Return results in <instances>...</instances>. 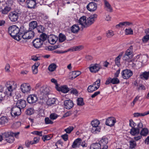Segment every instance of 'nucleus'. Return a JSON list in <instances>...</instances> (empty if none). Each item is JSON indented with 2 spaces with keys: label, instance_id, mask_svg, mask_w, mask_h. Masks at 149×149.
<instances>
[{
  "label": "nucleus",
  "instance_id": "1",
  "mask_svg": "<svg viewBox=\"0 0 149 149\" xmlns=\"http://www.w3.org/2000/svg\"><path fill=\"white\" fill-rule=\"evenodd\" d=\"M97 17V15L96 14L91 15L87 18L85 16H83L79 19V23L82 28H87L94 23Z\"/></svg>",
  "mask_w": 149,
  "mask_h": 149
},
{
  "label": "nucleus",
  "instance_id": "2",
  "mask_svg": "<svg viewBox=\"0 0 149 149\" xmlns=\"http://www.w3.org/2000/svg\"><path fill=\"white\" fill-rule=\"evenodd\" d=\"M6 89L4 92L7 97L12 96L13 90H14L17 88V84L14 81H9L7 82L6 85Z\"/></svg>",
  "mask_w": 149,
  "mask_h": 149
},
{
  "label": "nucleus",
  "instance_id": "3",
  "mask_svg": "<svg viewBox=\"0 0 149 149\" xmlns=\"http://www.w3.org/2000/svg\"><path fill=\"white\" fill-rule=\"evenodd\" d=\"M19 28L16 25H13L8 28V32L11 36L15 39L18 40L19 38L18 34Z\"/></svg>",
  "mask_w": 149,
  "mask_h": 149
},
{
  "label": "nucleus",
  "instance_id": "4",
  "mask_svg": "<svg viewBox=\"0 0 149 149\" xmlns=\"http://www.w3.org/2000/svg\"><path fill=\"white\" fill-rule=\"evenodd\" d=\"M143 127V123L141 121L137 123V125L136 127L132 128L130 130V134L134 136L140 133V130Z\"/></svg>",
  "mask_w": 149,
  "mask_h": 149
},
{
  "label": "nucleus",
  "instance_id": "5",
  "mask_svg": "<svg viewBox=\"0 0 149 149\" xmlns=\"http://www.w3.org/2000/svg\"><path fill=\"white\" fill-rule=\"evenodd\" d=\"M19 11L18 12L14 11L10 12L9 15V18L10 21L13 22H15L18 20L19 16H20L21 13Z\"/></svg>",
  "mask_w": 149,
  "mask_h": 149
},
{
  "label": "nucleus",
  "instance_id": "6",
  "mask_svg": "<svg viewBox=\"0 0 149 149\" xmlns=\"http://www.w3.org/2000/svg\"><path fill=\"white\" fill-rule=\"evenodd\" d=\"M34 34L35 33L33 31L29 30V31H26L23 35L19 36V38L18 39V41L21 40L22 38L24 39H29L32 38L34 36Z\"/></svg>",
  "mask_w": 149,
  "mask_h": 149
},
{
  "label": "nucleus",
  "instance_id": "7",
  "mask_svg": "<svg viewBox=\"0 0 149 149\" xmlns=\"http://www.w3.org/2000/svg\"><path fill=\"white\" fill-rule=\"evenodd\" d=\"M11 114L12 116L15 117L20 115L21 114V109L16 105L12 108L11 109Z\"/></svg>",
  "mask_w": 149,
  "mask_h": 149
},
{
  "label": "nucleus",
  "instance_id": "8",
  "mask_svg": "<svg viewBox=\"0 0 149 149\" xmlns=\"http://www.w3.org/2000/svg\"><path fill=\"white\" fill-rule=\"evenodd\" d=\"M31 88L30 85L28 83H24L22 84L21 86V90L24 93H30Z\"/></svg>",
  "mask_w": 149,
  "mask_h": 149
},
{
  "label": "nucleus",
  "instance_id": "9",
  "mask_svg": "<svg viewBox=\"0 0 149 149\" xmlns=\"http://www.w3.org/2000/svg\"><path fill=\"white\" fill-rule=\"evenodd\" d=\"M108 142L107 138L105 136L103 137L99 141V143L101 147V149H107L108 146L107 144Z\"/></svg>",
  "mask_w": 149,
  "mask_h": 149
},
{
  "label": "nucleus",
  "instance_id": "10",
  "mask_svg": "<svg viewBox=\"0 0 149 149\" xmlns=\"http://www.w3.org/2000/svg\"><path fill=\"white\" fill-rule=\"evenodd\" d=\"M121 74L122 77L124 79H127L132 75L133 73L132 71L130 70L125 69L122 72Z\"/></svg>",
  "mask_w": 149,
  "mask_h": 149
},
{
  "label": "nucleus",
  "instance_id": "11",
  "mask_svg": "<svg viewBox=\"0 0 149 149\" xmlns=\"http://www.w3.org/2000/svg\"><path fill=\"white\" fill-rule=\"evenodd\" d=\"M120 82L119 79L117 77H115L113 78H111L109 77L106 80L105 84L106 85L109 84L110 83H111L113 84H118Z\"/></svg>",
  "mask_w": 149,
  "mask_h": 149
},
{
  "label": "nucleus",
  "instance_id": "12",
  "mask_svg": "<svg viewBox=\"0 0 149 149\" xmlns=\"http://www.w3.org/2000/svg\"><path fill=\"white\" fill-rule=\"evenodd\" d=\"M97 8V4L94 2L90 3L86 6V8L88 10L91 12L95 11Z\"/></svg>",
  "mask_w": 149,
  "mask_h": 149
},
{
  "label": "nucleus",
  "instance_id": "13",
  "mask_svg": "<svg viewBox=\"0 0 149 149\" xmlns=\"http://www.w3.org/2000/svg\"><path fill=\"white\" fill-rule=\"evenodd\" d=\"M116 122V119L113 117H111L107 118L105 124L110 127H112L114 125Z\"/></svg>",
  "mask_w": 149,
  "mask_h": 149
},
{
  "label": "nucleus",
  "instance_id": "14",
  "mask_svg": "<svg viewBox=\"0 0 149 149\" xmlns=\"http://www.w3.org/2000/svg\"><path fill=\"white\" fill-rule=\"evenodd\" d=\"M37 97L35 95H31L27 98L28 102L32 104L35 103L37 101Z\"/></svg>",
  "mask_w": 149,
  "mask_h": 149
},
{
  "label": "nucleus",
  "instance_id": "15",
  "mask_svg": "<svg viewBox=\"0 0 149 149\" xmlns=\"http://www.w3.org/2000/svg\"><path fill=\"white\" fill-rule=\"evenodd\" d=\"M43 44L42 41L38 38L35 39L33 42V46L36 48H38L40 47Z\"/></svg>",
  "mask_w": 149,
  "mask_h": 149
},
{
  "label": "nucleus",
  "instance_id": "16",
  "mask_svg": "<svg viewBox=\"0 0 149 149\" xmlns=\"http://www.w3.org/2000/svg\"><path fill=\"white\" fill-rule=\"evenodd\" d=\"M39 91L41 94L43 95H46L49 94V88L46 86H43L41 87L39 89Z\"/></svg>",
  "mask_w": 149,
  "mask_h": 149
},
{
  "label": "nucleus",
  "instance_id": "17",
  "mask_svg": "<svg viewBox=\"0 0 149 149\" xmlns=\"http://www.w3.org/2000/svg\"><path fill=\"white\" fill-rule=\"evenodd\" d=\"M64 104L65 108L68 109H70L74 106L73 101L70 100L65 101Z\"/></svg>",
  "mask_w": 149,
  "mask_h": 149
},
{
  "label": "nucleus",
  "instance_id": "18",
  "mask_svg": "<svg viewBox=\"0 0 149 149\" xmlns=\"http://www.w3.org/2000/svg\"><path fill=\"white\" fill-rule=\"evenodd\" d=\"M3 135L6 138L5 140L7 142L9 143H12L13 142L14 140V137L10 135L8 132L3 133Z\"/></svg>",
  "mask_w": 149,
  "mask_h": 149
},
{
  "label": "nucleus",
  "instance_id": "19",
  "mask_svg": "<svg viewBox=\"0 0 149 149\" xmlns=\"http://www.w3.org/2000/svg\"><path fill=\"white\" fill-rule=\"evenodd\" d=\"M100 69V65L99 64L96 63L92 65L90 67V71L92 72L96 73L98 72Z\"/></svg>",
  "mask_w": 149,
  "mask_h": 149
},
{
  "label": "nucleus",
  "instance_id": "20",
  "mask_svg": "<svg viewBox=\"0 0 149 149\" xmlns=\"http://www.w3.org/2000/svg\"><path fill=\"white\" fill-rule=\"evenodd\" d=\"M16 105L21 109L24 108L26 105V101L20 99L18 100L17 102Z\"/></svg>",
  "mask_w": 149,
  "mask_h": 149
},
{
  "label": "nucleus",
  "instance_id": "21",
  "mask_svg": "<svg viewBox=\"0 0 149 149\" xmlns=\"http://www.w3.org/2000/svg\"><path fill=\"white\" fill-rule=\"evenodd\" d=\"M81 139L80 138H78L75 139L73 142L71 147L73 148L79 147L81 142Z\"/></svg>",
  "mask_w": 149,
  "mask_h": 149
},
{
  "label": "nucleus",
  "instance_id": "22",
  "mask_svg": "<svg viewBox=\"0 0 149 149\" xmlns=\"http://www.w3.org/2000/svg\"><path fill=\"white\" fill-rule=\"evenodd\" d=\"M81 74V72L79 71H73L70 73L69 78L71 80H73L79 76Z\"/></svg>",
  "mask_w": 149,
  "mask_h": 149
},
{
  "label": "nucleus",
  "instance_id": "23",
  "mask_svg": "<svg viewBox=\"0 0 149 149\" xmlns=\"http://www.w3.org/2000/svg\"><path fill=\"white\" fill-rule=\"evenodd\" d=\"M26 3L27 4L28 7L30 8H34L36 4L35 0H27Z\"/></svg>",
  "mask_w": 149,
  "mask_h": 149
},
{
  "label": "nucleus",
  "instance_id": "24",
  "mask_svg": "<svg viewBox=\"0 0 149 149\" xmlns=\"http://www.w3.org/2000/svg\"><path fill=\"white\" fill-rule=\"evenodd\" d=\"M29 30L32 31L33 30L37 28V23L36 21H32L29 23Z\"/></svg>",
  "mask_w": 149,
  "mask_h": 149
},
{
  "label": "nucleus",
  "instance_id": "25",
  "mask_svg": "<svg viewBox=\"0 0 149 149\" xmlns=\"http://www.w3.org/2000/svg\"><path fill=\"white\" fill-rule=\"evenodd\" d=\"M71 32L74 33H76L78 32L79 30V27L78 24H75L72 25L71 27Z\"/></svg>",
  "mask_w": 149,
  "mask_h": 149
},
{
  "label": "nucleus",
  "instance_id": "26",
  "mask_svg": "<svg viewBox=\"0 0 149 149\" xmlns=\"http://www.w3.org/2000/svg\"><path fill=\"white\" fill-rule=\"evenodd\" d=\"M105 7L107 11L110 12H112L113 11V8L109 3L106 0H104Z\"/></svg>",
  "mask_w": 149,
  "mask_h": 149
},
{
  "label": "nucleus",
  "instance_id": "27",
  "mask_svg": "<svg viewBox=\"0 0 149 149\" xmlns=\"http://www.w3.org/2000/svg\"><path fill=\"white\" fill-rule=\"evenodd\" d=\"M123 54V52H120L119 55L115 59V63L118 66H119L120 65V59Z\"/></svg>",
  "mask_w": 149,
  "mask_h": 149
},
{
  "label": "nucleus",
  "instance_id": "28",
  "mask_svg": "<svg viewBox=\"0 0 149 149\" xmlns=\"http://www.w3.org/2000/svg\"><path fill=\"white\" fill-rule=\"evenodd\" d=\"M141 130V131L140 133V134L141 136H146L148 134L149 131L147 128H142Z\"/></svg>",
  "mask_w": 149,
  "mask_h": 149
},
{
  "label": "nucleus",
  "instance_id": "29",
  "mask_svg": "<svg viewBox=\"0 0 149 149\" xmlns=\"http://www.w3.org/2000/svg\"><path fill=\"white\" fill-rule=\"evenodd\" d=\"M125 54L133 57V46L132 45L130 46L125 52Z\"/></svg>",
  "mask_w": 149,
  "mask_h": 149
},
{
  "label": "nucleus",
  "instance_id": "30",
  "mask_svg": "<svg viewBox=\"0 0 149 149\" xmlns=\"http://www.w3.org/2000/svg\"><path fill=\"white\" fill-rule=\"evenodd\" d=\"M90 149H101V147L100 144L96 143L92 144L90 146Z\"/></svg>",
  "mask_w": 149,
  "mask_h": 149
},
{
  "label": "nucleus",
  "instance_id": "31",
  "mask_svg": "<svg viewBox=\"0 0 149 149\" xmlns=\"http://www.w3.org/2000/svg\"><path fill=\"white\" fill-rule=\"evenodd\" d=\"M56 101V100L55 98H49L47 102V105L51 106L52 104H55V102Z\"/></svg>",
  "mask_w": 149,
  "mask_h": 149
},
{
  "label": "nucleus",
  "instance_id": "32",
  "mask_svg": "<svg viewBox=\"0 0 149 149\" xmlns=\"http://www.w3.org/2000/svg\"><path fill=\"white\" fill-rule=\"evenodd\" d=\"M140 77L141 79H143L146 80H147L149 77V72H145L141 74Z\"/></svg>",
  "mask_w": 149,
  "mask_h": 149
},
{
  "label": "nucleus",
  "instance_id": "33",
  "mask_svg": "<svg viewBox=\"0 0 149 149\" xmlns=\"http://www.w3.org/2000/svg\"><path fill=\"white\" fill-rule=\"evenodd\" d=\"M26 31L25 30V29L23 26H21L20 27V28H19V31H18V36H21L26 32Z\"/></svg>",
  "mask_w": 149,
  "mask_h": 149
},
{
  "label": "nucleus",
  "instance_id": "34",
  "mask_svg": "<svg viewBox=\"0 0 149 149\" xmlns=\"http://www.w3.org/2000/svg\"><path fill=\"white\" fill-rule=\"evenodd\" d=\"M97 89L98 88L96 87V86L94 87L93 86L91 85L88 86L87 90L88 92L92 93Z\"/></svg>",
  "mask_w": 149,
  "mask_h": 149
},
{
  "label": "nucleus",
  "instance_id": "35",
  "mask_svg": "<svg viewBox=\"0 0 149 149\" xmlns=\"http://www.w3.org/2000/svg\"><path fill=\"white\" fill-rule=\"evenodd\" d=\"M60 91L62 93H66L69 91V89L65 85L61 87V88L60 89Z\"/></svg>",
  "mask_w": 149,
  "mask_h": 149
},
{
  "label": "nucleus",
  "instance_id": "36",
  "mask_svg": "<svg viewBox=\"0 0 149 149\" xmlns=\"http://www.w3.org/2000/svg\"><path fill=\"white\" fill-rule=\"evenodd\" d=\"M56 65L55 64L52 63L49 66L48 69L49 71L52 72L56 70Z\"/></svg>",
  "mask_w": 149,
  "mask_h": 149
},
{
  "label": "nucleus",
  "instance_id": "37",
  "mask_svg": "<svg viewBox=\"0 0 149 149\" xmlns=\"http://www.w3.org/2000/svg\"><path fill=\"white\" fill-rule=\"evenodd\" d=\"M100 130V128L98 127H93L91 131L93 134H96L99 132Z\"/></svg>",
  "mask_w": 149,
  "mask_h": 149
},
{
  "label": "nucleus",
  "instance_id": "38",
  "mask_svg": "<svg viewBox=\"0 0 149 149\" xmlns=\"http://www.w3.org/2000/svg\"><path fill=\"white\" fill-rule=\"evenodd\" d=\"M34 113V109L32 107L29 108L27 109L26 111V114L28 115H30L33 114Z\"/></svg>",
  "mask_w": 149,
  "mask_h": 149
},
{
  "label": "nucleus",
  "instance_id": "39",
  "mask_svg": "<svg viewBox=\"0 0 149 149\" xmlns=\"http://www.w3.org/2000/svg\"><path fill=\"white\" fill-rule=\"evenodd\" d=\"M11 8L10 7L7 6H6L3 9H2L1 11L2 13L4 14H6L10 10Z\"/></svg>",
  "mask_w": 149,
  "mask_h": 149
},
{
  "label": "nucleus",
  "instance_id": "40",
  "mask_svg": "<svg viewBox=\"0 0 149 149\" xmlns=\"http://www.w3.org/2000/svg\"><path fill=\"white\" fill-rule=\"evenodd\" d=\"M130 148L131 149L135 148L136 146V142L134 140L130 141L129 142Z\"/></svg>",
  "mask_w": 149,
  "mask_h": 149
},
{
  "label": "nucleus",
  "instance_id": "41",
  "mask_svg": "<svg viewBox=\"0 0 149 149\" xmlns=\"http://www.w3.org/2000/svg\"><path fill=\"white\" fill-rule=\"evenodd\" d=\"M8 122V120L7 117L3 116L0 118V124L3 125Z\"/></svg>",
  "mask_w": 149,
  "mask_h": 149
},
{
  "label": "nucleus",
  "instance_id": "42",
  "mask_svg": "<svg viewBox=\"0 0 149 149\" xmlns=\"http://www.w3.org/2000/svg\"><path fill=\"white\" fill-rule=\"evenodd\" d=\"M77 104L79 106H83L84 104L83 101V98L81 97L78 98L77 100Z\"/></svg>",
  "mask_w": 149,
  "mask_h": 149
},
{
  "label": "nucleus",
  "instance_id": "43",
  "mask_svg": "<svg viewBox=\"0 0 149 149\" xmlns=\"http://www.w3.org/2000/svg\"><path fill=\"white\" fill-rule=\"evenodd\" d=\"M37 29L38 32L39 33H42L45 31V28L44 27L41 25L37 26Z\"/></svg>",
  "mask_w": 149,
  "mask_h": 149
},
{
  "label": "nucleus",
  "instance_id": "44",
  "mask_svg": "<svg viewBox=\"0 0 149 149\" xmlns=\"http://www.w3.org/2000/svg\"><path fill=\"white\" fill-rule=\"evenodd\" d=\"M129 125L132 128L136 127L137 125V123H135L132 119H130L129 120Z\"/></svg>",
  "mask_w": 149,
  "mask_h": 149
},
{
  "label": "nucleus",
  "instance_id": "45",
  "mask_svg": "<svg viewBox=\"0 0 149 149\" xmlns=\"http://www.w3.org/2000/svg\"><path fill=\"white\" fill-rule=\"evenodd\" d=\"M91 123L93 127H98L100 123L99 120H96L91 121Z\"/></svg>",
  "mask_w": 149,
  "mask_h": 149
},
{
  "label": "nucleus",
  "instance_id": "46",
  "mask_svg": "<svg viewBox=\"0 0 149 149\" xmlns=\"http://www.w3.org/2000/svg\"><path fill=\"white\" fill-rule=\"evenodd\" d=\"M52 137V136L51 134L43 135L42 137V139L43 141H45L46 140H50Z\"/></svg>",
  "mask_w": 149,
  "mask_h": 149
},
{
  "label": "nucleus",
  "instance_id": "47",
  "mask_svg": "<svg viewBox=\"0 0 149 149\" xmlns=\"http://www.w3.org/2000/svg\"><path fill=\"white\" fill-rule=\"evenodd\" d=\"M65 40V36L62 33L59 35V41L60 42H62Z\"/></svg>",
  "mask_w": 149,
  "mask_h": 149
},
{
  "label": "nucleus",
  "instance_id": "48",
  "mask_svg": "<svg viewBox=\"0 0 149 149\" xmlns=\"http://www.w3.org/2000/svg\"><path fill=\"white\" fill-rule=\"evenodd\" d=\"M81 46H76L73 47L72 48H70L68 50V51H72L80 50L81 49Z\"/></svg>",
  "mask_w": 149,
  "mask_h": 149
},
{
  "label": "nucleus",
  "instance_id": "49",
  "mask_svg": "<svg viewBox=\"0 0 149 149\" xmlns=\"http://www.w3.org/2000/svg\"><path fill=\"white\" fill-rule=\"evenodd\" d=\"M132 57L125 54L123 57V58L124 61H128L130 59L132 58Z\"/></svg>",
  "mask_w": 149,
  "mask_h": 149
},
{
  "label": "nucleus",
  "instance_id": "50",
  "mask_svg": "<svg viewBox=\"0 0 149 149\" xmlns=\"http://www.w3.org/2000/svg\"><path fill=\"white\" fill-rule=\"evenodd\" d=\"M40 39L43 42L46 40L47 39V36L45 33H42L40 36Z\"/></svg>",
  "mask_w": 149,
  "mask_h": 149
},
{
  "label": "nucleus",
  "instance_id": "51",
  "mask_svg": "<svg viewBox=\"0 0 149 149\" xmlns=\"http://www.w3.org/2000/svg\"><path fill=\"white\" fill-rule=\"evenodd\" d=\"M114 35L113 32L111 30H109L107 32L106 36L108 38H111Z\"/></svg>",
  "mask_w": 149,
  "mask_h": 149
},
{
  "label": "nucleus",
  "instance_id": "52",
  "mask_svg": "<svg viewBox=\"0 0 149 149\" xmlns=\"http://www.w3.org/2000/svg\"><path fill=\"white\" fill-rule=\"evenodd\" d=\"M40 139V137H39L37 136L35 137L34 138L33 141H31L32 142H31V145H33L38 143Z\"/></svg>",
  "mask_w": 149,
  "mask_h": 149
},
{
  "label": "nucleus",
  "instance_id": "53",
  "mask_svg": "<svg viewBox=\"0 0 149 149\" xmlns=\"http://www.w3.org/2000/svg\"><path fill=\"white\" fill-rule=\"evenodd\" d=\"M74 127L72 126H69L68 127L64 130L66 133L70 134L73 130Z\"/></svg>",
  "mask_w": 149,
  "mask_h": 149
},
{
  "label": "nucleus",
  "instance_id": "54",
  "mask_svg": "<svg viewBox=\"0 0 149 149\" xmlns=\"http://www.w3.org/2000/svg\"><path fill=\"white\" fill-rule=\"evenodd\" d=\"M42 131H35L32 132L31 133L33 134L38 135L39 136H42Z\"/></svg>",
  "mask_w": 149,
  "mask_h": 149
},
{
  "label": "nucleus",
  "instance_id": "55",
  "mask_svg": "<svg viewBox=\"0 0 149 149\" xmlns=\"http://www.w3.org/2000/svg\"><path fill=\"white\" fill-rule=\"evenodd\" d=\"M45 123L46 124H52L53 122L48 117H46L45 119Z\"/></svg>",
  "mask_w": 149,
  "mask_h": 149
},
{
  "label": "nucleus",
  "instance_id": "56",
  "mask_svg": "<svg viewBox=\"0 0 149 149\" xmlns=\"http://www.w3.org/2000/svg\"><path fill=\"white\" fill-rule=\"evenodd\" d=\"M125 31L126 35H132L133 34V31L131 28L126 29Z\"/></svg>",
  "mask_w": 149,
  "mask_h": 149
},
{
  "label": "nucleus",
  "instance_id": "57",
  "mask_svg": "<svg viewBox=\"0 0 149 149\" xmlns=\"http://www.w3.org/2000/svg\"><path fill=\"white\" fill-rule=\"evenodd\" d=\"M58 115L55 113H52L49 116V118L51 120H55L57 118Z\"/></svg>",
  "mask_w": 149,
  "mask_h": 149
},
{
  "label": "nucleus",
  "instance_id": "58",
  "mask_svg": "<svg viewBox=\"0 0 149 149\" xmlns=\"http://www.w3.org/2000/svg\"><path fill=\"white\" fill-rule=\"evenodd\" d=\"M149 40V34L143 36L142 40L143 42L146 43Z\"/></svg>",
  "mask_w": 149,
  "mask_h": 149
},
{
  "label": "nucleus",
  "instance_id": "59",
  "mask_svg": "<svg viewBox=\"0 0 149 149\" xmlns=\"http://www.w3.org/2000/svg\"><path fill=\"white\" fill-rule=\"evenodd\" d=\"M140 96H137L133 100V102L131 103V106L133 107L135 103L137 102V101L139 100Z\"/></svg>",
  "mask_w": 149,
  "mask_h": 149
},
{
  "label": "nucleus",
  "instance_id": "60",
  "mask_svg": "<svg viewBox=\"0 0 149 149\" xmlns=\"http://www.w3.org/2000/svg\"><path fill=\"white\" fill-rule=\"evenodd\" d=\"M134 117H139L144 116L143 113H135L133 114Z\"/></svg>",
  "mask_w": 149,
  "mask_h": 149
},
{
  "label": "nucleus",
  "instance_id": "61",
  "mask_svg": "<svg viewBox=\"0 0 149 149\" xmlns=\"http://www.w3.org/2000/svg\"><path fill=\"white\" fill-rule=\"evenodd\" d=\"M5 96V93H0V103L4 99Z\"/></svg>",
  "mask_w": 149,
  "mask_h": 149
},
{
  "label": "nucleus",
  "instance_id": "62",
  "mask_svg": "<svg viewBox=\"0 0 149 149\" xmlns=\"http://www.w3.org/2000/svg\"><path fill=\"white\" fill-rule=\"evenodd\" d=\"M61 137L65 141H66L68 140V135L67 134H65L61 136Z\"/></svg>",
  "mask_w": 149,
  "mask_h": 149
},
{
  "label": "nucleus",
  "instance_id": "63",
  "mask_svg": "<svg viewBox=\"0 0 149 149\" xmlns=\"http://www.w3.org/2000/svg\"><path fill=\"white\" fill-rule=\"evenodd\" d=\"M58 46V45H54L49 47L48 48V50H52L56 49L59 47Z\"/></svg>",
  "mask_w": 149,
  "mask_h": 149
},
{
  "label": "nucleus",
  "instance_id": "64",
  "mask_svg": "<svg viewBox=\"0 0 149 149\" xmlns=\"http://www.w3.org/2000/svg\"><path fill=\"white\" fill-rule=\"evenodd\" d=\"M137 89L138 91H139L141 89V90H145L146 89V88L143 85L140 84L139 85Z\"/></svg>",
  "mask_w": 149,
  "mask_h": 149
}]
</instances>
